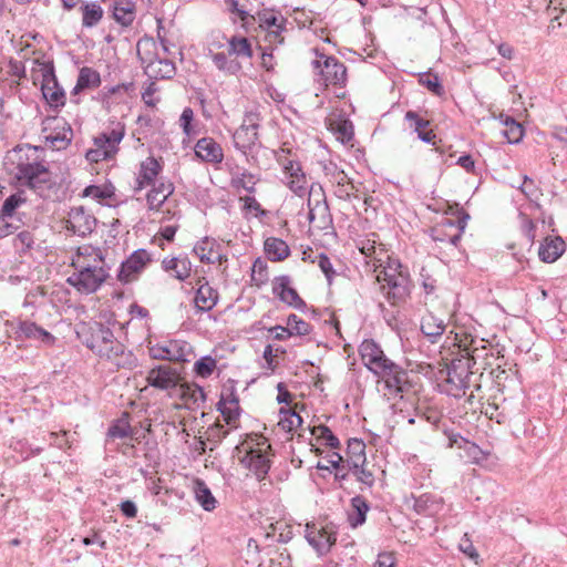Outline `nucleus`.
Masks as SVG:
<instances>
[{
	"label": "nucleus",
	"instance_id": "nucleus-40",
	"mask_svg": "<svg viewBox=\"0 0 567 567\" xmlns=\"http://www.w3.org/2000/svg\"><path fill=\"white\" fill-rule=\"evenodd\" d=\"M258 20L260 22V25L265 27L266 29L276 27L277 30L274 32L276 37L286 30L287 20L284 17H281V22L278 23V17L267 10L258 12Z\"/></svg>",
	"mask_w": 567,
	"mask_h": 567
},
{
	"label": "nucleus",
	"instance_id": "nucleus-1",
	"mask_svg": "<svg viewBox=\"0 0 567 567\" xmlns=\"http://www.w3.org/2000/svg\"><path fill=\"white\" fill-rule=\"evenodd\" d=\"M24 148H32L34 151L42 150L41 146L17 145L12 152L19 156L16 163V173L13 181L16 185L25 187L35 194L41 195L44 190L52 188L51 172L47 165L39 161L30 162L29 156L24 157L21 153Z\"/></svg>",
	"mask_w": 567,
	"mask_h": 567
},
{
	"label": "nucleus",
	"instance_id": "nucleus-4",
	"mask_svg": "<svg viewBox=\"0 0 567 567\" xmlns=\"http://www.w3.org/2000/svg\"><path fill=\"white\" fill-rule=\"evenodd\" d=\"M318 59L312 61V68L319 70L326 85L344 86L347 82V68L333 55H326L319 49H313Z\"/></svg>",
	"mask_w": 567,
	"mask_h": 567
},
{
	"label": "nucleus",
	"instance_id": "nucleus-6",
	"mask_svg": "<svg viewBox=\"0 0 567 567\" xmlns=\"http://www.w3.org/2000/svg\"><path fill=\"white\" fill-rule=\"evenodd\" d=\"M41 73V92L43 99L50 104L52 110L59 111L60 107L65 105L66 96L65 91L59 84L53 61L43 62Z\"/></svg>",
	"mask_w": 567,
	"mask_h": 567
},
{
	"label": "nucleus",
	"instance_id": "nucleus-51",
	"mask_svg": "<svg viewBox=\"0 0 567 567\" xmlns=\"http://www.w3.org/2000/svg\"><path fill=\"white\" fill-rule=\"evenodd\" d=\"M216 410L221 414V416L224 417V421L226 422L227 425L234 427V429H237L238 427V419L240 416V412H241V409L239 405H233V408L230 406H227L224 405V406H220L219 409V405L216 404Z\"/></svg>",
	"mask_w": 567,
	"mask_h": 567
},
{
	"label": "nucleus",
	"instance_id": "nucleus-31",
	"mask_svg": "<svg viewBox=\"0 0 567 567\" xmlns=\"http://www.w3.org/2000/svg\"><path fill=\"white\" fill-rule=\"evenodd\" d=\"M82 10V25L85 28L95 27L103 17V9L97 2L84 3Z\"/></svg>",
	"mask_w": 567,
	"mask_h": 567
},
{
	"label": "nucleus",
	"instance_id": "nucleus-54",
	"mask_svg": "<svg viewBox=\"0 0 567 567\" xmlns=\"http://www.w3.org/2000/svg\"><path fill=\"white\" fill-rule=\"evenodd\" d=\"M457 213V234L453 235L450 237L449 241L453 245V246H457V244L460 243L461 238H462V234L464 233L465 228H466V225H467V220L470 219V214L465 210V209H457L456 210Z\"/></svg>",
	"mask_w": 567,
	"mask_h": 567
},
{
	"label": "nucleus",
	"instance_id": "nucleus-18",
	"mask_svg": "<svg viewBox=\"0 0 567 567\" xmlns=\"http://www.w3.org/2000/svg\"><path fill=\"white\" fill-rule=\"evenodd\" d=\"M217 289L209 286L208 281L200 284L195 293V307L197 312H208L218 302Z\"/></svg>",
	"mask_w": 567,
	"mask_h": 567
},
{
	"label": "nucleus",
	"instance_id": "nucleus-35",
	"mask_svg": "<svg viewBox=\"0 0 567 567\" xmlns=\"http://www.w3.org/2000/svg\"><path fill=\"white\" fill-rule=\"evenodd\" d=\"M76 81L79 82V87H84L85 90L96 89L102 82L100 73L90 66L80 69Z\"/></svg>",
	"mask_w": 567,
	"mask_h": 567
},
{
	"label": "nucleus",
	"instance_id": "nucleus-56",
	"mask_svg": "<svg viewBox=\"0 0 567 567\" xmlns=\"http://www.w3.org/2000/svg\"><path fill=\"white\" fill-rule=\"evenodd\" d=\"M278 163L282 166L284 172L291 178L300 175V173H303L302 166L299 161L284 157L282 155H280V157L278 158Z\"/></svg>",
	"mask_w": 567,
	"mask_h": 567
},
{
	"label": "nucleus",
	"instance_id": "nucleus-55",
	"mask_svg": "<svg viewBox=\"0 0 567 567\" xmlns=\"http://www.w3.org/2000/svg\"><path fill=\"white\" fill-rule=\"evenodd\" d=\"M135 430L130 425V423L120 424V422L112 424L109 427L107 435L111 437H134Z\"/></svg>",
	"mask_w": 567,
	"mask_h": 567
},
{
	"label": "nucleus",
	"instance_id": "nucleus-19",
	"mask_svg": "<svg viewBox=\"0 0 567 567\" xmlns=\"http://www.w3.org/2000/svg\"><path fill=\"white\" fill-rule=\"evenodd\" d=\"M566 250V243L561 237H546L538 249L539 259L543 262L551 264L556 261Z\"/></svg>",
	"mask_w": 567,
	"mask_h": 567
},
{
	"label": "nucleus",
	"instance_id": "nucleus-60",
	"mask_svg": "<svg viewBox=\"0 0 567 567\" xmlns=\"http://www.w3.org/2000/svg\"><path fill=\"white\" fill-rule=\"evenodd\" d=\"M395 363L391 359H389L384 351L380 352L373 361H371L369 364H365V368L373 373L374 375L379 373V371L386 369L389 365Z\"/></svg>",
	"mask_w": 567,
	"mask_h": 567
},
{
	"label": "nucleus",
	"instance_id": "nucleus-45",
	"mask_svg": "<svg viewBox=\"0 0 567 567\" xmlns=\"http://www.w3.org/2000/svg\"><path fill=\"white\" fill-rule=\"evenodd\" d=\"M251 271V280L255 281L257 287H261L262 285L267 284L269 279L268 265L261 257H257L252 262Z\"/></svg>",
	"mask_w": 567,
	"mask_h": 567
},
{
	"label": "nucleus",
	"instance_id": "nucleus-50",
	"mask_svg": "<svg viewBox=\"0 0 567 567\" xmlns=\"http://www.w3.org/2000/svg\"><path fill=\"white\" fill-rule=\"evenodd\" d=\"M209 244V237H204L202 240L197 241L193 248L194 254L197 255L199 260L204 264L215 262L214 258L212 257L213 246L208 248Z\"/></svg>",
	"mask_w": 567,
	"mask_h": 567
},
{
	"label": "nucleus",
	"instance_id": "nucleus-28",
	"mask_svg": "<svg viewBox=\"0 0 567 567\" xmlns=\"http://www.w3.org/2000/svg\"><path fill=\"white\" fill-rule=\"evenodd\" d=\"M194 493L196 501L200 504L203 509H205L206 512H212L216 508L217 501L213 495L210 488L203 480H195Z\"/></svg>",
	"mask_w": 567,
	"mask_h": 567
},
{
	"label": "nucleus",
	"instance_id": "nucleus-12",
	"mask_svg": "<svg viewBox=\"0 0 567 567\" xmlns=\"http://www.w3.org/2000/svg\"><path fill=\"white\" fill-rule=\"evenodd\" d=\"M306 539L319 556L328 554L337 542V533L326 528L318 529L315 524L306 525Z\"/></svg>",
	"mask_w": 567,
	"mask_h": 567
},
{
	"label": "nucleus",
	"instance_id": "nucleus-38",
	"mask_svg": "<svg viewBox=\"0 0 567 567\" xmlns=\"http://www.w3.org/2000/svg\"><path fill=\"white\" fill-rule=\"evenodd\" d=\"M382 348L373 339H364L359 346V353L363 364H369L382 352Z\"/></svg>",
	"mask_w": 567,
	"mask_h": 567
},
{
	"label": "nucleus",
	"instance_id": "nucleus-11",
	"mask_svg": "<svg viewBox=\"0 0 567 567\" xmlns=\"http://www.w3.org/2000/svg\"><path fill=\"white\" fill-rule=\"evenodd\" d=\"M69 225L66 229L80 237L91 235L97 224V219L89 214L83 206L72 207L69 212Z\"/></svg>",
	"mask_w": 567,
	"mask_h": 567
},
{
	"label": "nucleus",
	"instance_id": "nucleus-52",
	"mask_svg": "<svg viewBox=\"0 0 567 567\" xmlns=\"http://www.w3.org/2000/svg\"><path fill=\"white\" fill-rule=\"evenodd\" d=\"M404 120L410 123V127L413 128V132L416 134L427 128L431 124L427 118L422 117L417 112L412 110L405 112Z\"/></svg>",
	"mask_w": 567,
	"mask_h": 567
},
{
	"label": "nucleus",
	"instance_id": "nucleus-9",
	"mask_svg": "<svg viewBox=\"0 0 567 567\" xmlns=\"http://www.w3.org/2000/svg\"><path fill=\"white\" fill-rule=\"evenodd\" d=\"M150 261L151 257L146 249H137L133 251L125 260L121 262L116 276L117 280L124 285L128 284L145 268Z\"/></svg>",
	"mask_w": 567,
	"mask_h": 567
},
{
	"label": "nucleus",
	"instance_id": "nucleus-27",
	"mask_svg": "<svg viewBox=\"0 0 567 567\" xmlns=\"http://www.w3.org/2000/svg\"><path fill=\"white\" fill-rule=\"evenodd\" d=\"M346 454L348 470L353 466V463L367 464L365 443L361 439H349Z\"/></svg>",
	"mask_w": 567,
	"mask_h": 567
},
{
	"label": "nucleus",
	"instance_id": "nucleus-61",
	"mask_svg": "<svg viewBox=\"0 0 567 567\" xmlns=\"http://www.w3.org/2000/svg\"><path fill=\"white\" fill-rule=\"evenodd\" d=\"M320 431V436L324 441V445L331 450H338L340 447V441L331 431L328 425L320 424L317 427Z\"/></svg>",
	"mask_w": 567,
	"mask_h": 567
},
{
	"label": "nucleus",
	"instance_id": "nucleus-24",
	"mask_svg": "<svg viewBox=\"0 0 567 567\" xmlns=\"http://www.w3.org/2000/svg\"><path fill=\"white\" fill-rule=\"evenodd\" d=\"M271 462L260 450H249V462L247 468L251 471L256 478L261 482L269 473Z\"/></svg>",
	"mask_w": 567,
	"mask_h": 567
},
{
	"label": "nucleus",
	"instance_id": "nucleus-34",
	"mask_svg": "<svg viewBox=\"0 0 567 567\" xmlns=\"http://www.w3.org/2000/svg\"><path fill=\"white\" fill-rule=\"evenodd\" d=\"M419 83L435 96L442 97L445 94V89L439 75L432 73L431 70L419 74Z\"/></svg>",
	"mask_w": 567,
	"mask_h": 567
},
{
	"label": "nucleus",
	"instance_id": "nucleus-49",
	"mask_svg": "<svg viewBox=\"0 0 567 567\" xmlns=\"http://www.w3.org/2000/svg\"><path fill=\"white\" fill-rule=\"evenodd\" d=\"M216 368V360L212 355L199 358L194 364V372L197 377L208 378Z\"/></svg>",
	"mask_w": 567,
	"mask_h": 567
},
{
	"label": "nucleus",
	"instance_id": "nucleus-20",
	"mask_svg": "<svg viewBox=\"0 0 567 567\" xmlns=\"http://www.w3.org/2000/svg\"><path fill=\"white\" fill-rule=\"evenodd\" d=\"M152 186V189L146 195V200L151 210H158L174 193L175 187L173 183L162 181L153 184Z\"/></svg>",
	"mask_w": 567,
	"mask_h": 567
},
{
	"label": "nucleus",
	"instance_id": "nucleus-32",
	"mask_svg": "<svg viewBox=\"0 0 567 567\" xmlns=\"http://www.w3.org/2000/svg\"><path fill=\"white\" fill-rule=\"evenodd\" d=\"M502 123L506 126V128L503 131V134L506 137L507 142L509 144L519 143L525 132L523 125L509 115H505Z\"/></svg>",
	"mask_w": 567,
	"mask_h": 567
},
{
	"label": "nucleus",
	"instance_id": "nucleus-62",
	"mask_svg": "<svg viewBox=\"0 0 567 567\" xmlns=\"http://www.w3.org/2000/svg\"><path fill=\"white\" fill-rule=\"evenodd\" d=\"M318 266L320 270L324 274L327 281L329 285H331L332 279L336 275V271L333 269V266L330 261V258L326 252H320L318 256Z\"/></svg>",
	"mask_w": 567,
	"mask_h": 567
},
{
	"label": "nucleus",
	"instance_id": "nucleus-58",
	"mask_svg": "<svg viewBox=\"0 0 567 567\" xmlns=\"http://www.w3.org/2000/svg\"><path fill=\"white\" fill-rule=\"evenodd\" d=\"M384 272L389 275H395L400 274L403 275V272H410L406 265H403L400 259L392 258L388 256L386 265L383 267V269L379 272L381 277H384Z\"/></svg>",
	"mask_w": 567,
	"mask_h": 567
},
{
	"label": "nucleus",
	"instance_id": "nucleus-14",
	"mask_svg": "<svg viewBox=\"0 0 567 567\" xmlns=\"http://www.w3.org/2000/svg\"><path fill=\"white\" fill-rule=\"evenodd\" d=\"M124 135L125 126L124 124L118 123L117 128H113L111 132H102L94 137V145L105 151L104 161L113 158L118 152V144L124 138Z\"/></svg>",
	"mask_w": 567,
	"mask_h": 567
},
{
	"label": "nucleus",
	"instance_id": "nucleus-57",
	"mask_svg": "<svg viewBox=\"0 0 567 567\" xmlns=\"http://www.w3.org/2000/svg\"><path fill=\"white\" fill-rule=\"evenodd\" d=\"M442 432L449 440L447 447H450V449L457 447V449L464 450V446L470 441V440L465 439L464 436H462L458 432H455L453 429L447 427V426H444L442 429Z\"/></svg>",
	"mask_w": 567,
	"mask_h": 567
},
{
	"label": "nucleus",
	"instance_id": "nucleus-22",
	"mask_svg": "<svg viewBox=\"0 0 567 567\" xmlns=\"http://www.w3.org/2000/svg\"><path fill=\"white\" fill-rule=\"evenodd\" d=\"M351 513L348 514V522L352 528L363 525L367 514L370 511V503L362 495H355L350 501Z\"/></svg>",
	"mask_w": 567,
	"mask_h": 567
},
{
	"label": "nucleus",
	"instance_id": "nucleus-16",
	"mask_svg": "<svg viewBox=\"0 0 567 567\" xmlns=\"http://www.w3.org/2000/svg\"><path fill=\"white\" fill-rule=\"evenodd\" d=\"M143 43H151L152 45H155V42L153 38L151 37H144L137 42V56L142 63H147V66L152 65L155 60L158 61L159 64L163 65V69H159V74L162 79H172L176 74V68L172 60L168 59H159L156 54H153L151 52H147L145 54L141 53V45Z\"/></svg>",
	"mask_w": 567,
	"mask_h": 567
},
{
	"label": "nucleus",
	"instance_id": "nucleus-7",
	"mask_svg": "<svg viewBox=\"0 0 567 567\" xmlns=\"http://www.w3.org/2000/svg\"><path fill=\"white\" fill-rule=\"evenodd\" d=\"M148 354L154 360L188 362L186 358L190 346L182 340H167L164 342L152 343L147 346Z\"/></svg>",
	"mask_w": 567,
	"mask_h": 567
},
{
	"label": "nucleus",
	"instance_id": "nucleus-29",
	"mask_svg": "<svg viewBox=\"0 0 567 567\" xmlns=\"http://www.w3.org/2000/svg\"><path fill=\"white\" fill-rule=\"evenodd\" d=\"M162 169L161 163L154 156H150L141 163L138 176L147 185H153L157 183L156 178Z\"/></svg>",
	"mask_w": 567,
	"mask_h": 567
},
{
	"label": "nucleus",
	"instance_id": "nucleus-13",
	"mask_svg": "<svg viewBox=\"0 0 567 567\" xmlns=\"http://www.w3.org/2000/svg\"><path fill=\"white\" fill-rule=\"evenodd\" d=\"M146 381L158 390L174 389L178 384V372L169 365H156L148 372Z\"/></svg>",
	"mask_w": 567,
	"mask_h": 567
},
{
	"label": "nucleus",
	"instance_id": "nucleus-48",
	"mask_svg": "<svg viewBox=\"0 0 567 567\" xmlns=\"http://www.w3.org/2000/svg\"><path fill=\"white\" fill-rule=\"evenodd\" d=\"M280 414H285V416L281 417L279 425H281L282 430H285L286 432H291L297 427L301 426L303 423L302 417L297 412H293L291 410H286L281 408Z\"/></svg>",
	"mask_w": 567,
	"mask_h": 567
},
{
	"label": "nucleus",
	"instance_id": "nucleus-30",
	"mask_svg": "<svg viewBox=\"0 0 567 567\" xmlns=\"http://www.w3.org/2000/svg\"><path fill=\"white\" fill-rule=\"evenodd\" d=\"M27 203V197L23 189L9 195L2 203L0 215L2 217L13 218L17 209Z\"/></svg>",
	"mask_w": 567,
	"mask_h": 567
},
{
	"label": "nucleus",
	"instance_id": "nucleus-63",
	"mask_svg": "<svg viewBox=\"0 0 567 567\" xmlns=\"http://www.w3.org/2000/svg\"><path fill=\"white\" fill-rule=\"evenodd\" d=\"M255 177L252 174L248 172H244L241 174V177H238L236 179H233V186L236 188H244L248 193H255Z\"/></svg>",
	"mask_w": 567,
	"mask_h": 567
},
{
	"label": "nucleus",
	"instance_id": "nucleus-17",
	"mask_svg": "<svg viewBox=\"0 0 567 567\" xmlns=\"http://www.w3.org/2000/svg\"><path fill=\"white\" fill-rule=\"evenodd\" d=\"M195 155L207 163L219 164L224 159L221 146L213 137H202L195 145Z\"/></svg>",
	"mask_w": 567,
	"mask_h": 567
},
{
	"label": "nucleus",
	"instance_id": "nucleus-3",
	"mask_svg": "<svg viewBox=\"0 0 567 567\" xmlns=\"http://www.w3.org/2000/svg\"><path fill=\"white\" fill-rule=\"evenodd\" d=\"M109 269L104 268V266H83L72 274L66 279V282L81 293H94L109 278Z\"/></svg>",
	"mask_w": 567,
	"mask_h": 567
},
{
	"label": "nucleus",
	"instance_id": "nucleus-5",
	"mask_svg": "<svg viewBox=\"0 0 567 567\" xmlns=\"http://www.w3.org/2000/svg\"><path fill=\"white\" fill-rule=\"evenodd\" d=\"M377 279L379 282L384 281L386 284L385 286H381V289L384 290L385 287L388 288V291L384 292V297L392 306L405 302L406 299L410 298L414 287L410 272H403V275H389L384 272V277L378 275Z\"/></svg>",
	"mask_w": 567,
	"mask_h": 567
},
{
	"label": "nucleus",
	"instance_id": "nucleus-43",
	"mask_svg": "<svg viewBox=\"0 0 567 567\" xmlns=\"http://www.w3.org/2000/svg\"><path fill=\"white\" fill-rule=\"evenodd\" d=\"M291 287V277L289 275H280L272 279V293L281 302H288L287 291Z\"/></svg>",
	"mask_w": 567,
	"mask_h": 567
},
{
	"label": "nucleus",
	"instance_id": "nucleus-33",
	"mask_svg": "<svg viewBox=\"0 0 567 567\" xmlns=\"http://www.w3.org/2000/svg\"><path fill=\"white\" fill-rule=\"evenodd\" d=\"M228 54L252 58L254 51L250 41L245 37H231L228 41Z\"/></svg>",
	"mask_w": 567,
	"mask_h": 567
},
{
	"label": "nucleus",
	"instance_id": "nucleus-42",
	"mask_svg": "<svg viewBox=\"0 0 567 567\" xmlns=\"http://www.w3.org/2000/svg\"><path fill=\"white\" fill-rule=\"evenodd\" d=\"M348 472H351L357 481L365 487L371 488L374 485V474L365 467V464L353 463V466H350Z\"/></svg>",
	"mask_w": 567,
	"mask_h": 567
},
{
	"label": "nucleus",
	"instance_id": "nucleus-21",
	"mask_svg": "<svg viewBox=\"0 0 567 567\" xmlns=\"http://www.w3.org/2000/svg\"><path fill=\"white\" fill-rule=\"evenodd\" d=\"M264 251L267 258L272 262L284 261L291 254L288 244L284 239L277 237H268L264 241Z\"/></svg>",
	"mask_w": 567,
	"mask_h": 567
},
{
	"label": "nucleus",
	"instance_id": "nucleus-53",
	"mask_svg": "<svg viewBox=\"0 0 567 567\" xmlns=\"http://www.w3.org/2000/svg\"><path fill=\"white\" fill-rule=\"evenodd\" d=\"M229 434L228 430H224V425L217 421L207 429V440L215 445H219Z\"/></svg>",
	"mask_w": 567,
	"mask_h": 567
},
{
	"label": "nucleus",
	"instance_id": "nucleus-26",
	"mask_svg": "<svg viewBox=\"0 0 567 567\" xmlns=\"http://www.w3.org/2000/svg\"><path fill=\"white\" fill-rule=\"evenodd\" d=\"M328 128L344 145L349 144L354 137L353 123L349 118L339 116L336 120H330Z\"/></svg>",
	"mask_w": 567,
	"mask_h": 567
},
{
	"label": "nucleus",
	"instance_id": "nucleus-2",
	"mask_svg": "<svg viewBox=\"0 0 567 567\" xmlns=\"http://www.w3.org/2000/svg\"><path fill=\"white\" fill-rule=\"evenodd\" d=\"M79 336L83 344L101 358L110 359L124 353V346L115 341L113 331L102 322H93Z\"/></svg>",
	"mask_w": 567,
	"mask_h": 567
},
{
	"label": "nucleus",
	"instance_id": "nucleus-41",
	"mask_svg": "<svg viewBox=\"0 0 567 567\" xmlns=\"http://www.w3.org/2000/svg\"><path fill=\"white\" fill-rule=\"evenodd\" d=\"M226 404L239 405V396L236 391V382L229 379L221 388L220 398L217 405L224 406Z\"/></svg>",
	"mask_w": 567,
	"mask_h": 567
},
{
	"label": "nucleus",
	"instance_id": "nucleus-37",
	"mask_svg": "<svg viewBox=\"0 0 567 567\" xmlns=\"http://www.w3.org/2000/svg\"><path fill=\"white\" fill-rule=\"evenodd\" d=\"M115 195V187L112 183L104 184L103 186L87 185L83 190L82 197H93L97 200L109 199Z\"/></svg>",
	"mask_w": 567,
	"mask_h": 567
},
{
	"label": "nucleus",
	"instance_id": "nucleus-59",
	"mask_svg": "<svg viewBox=\"0 0 567 567\" xmlns=\"http://www.w3.org/2000/svg\"><path fill=\"white\" fill-rule=\"evenodd\" d=\"M193 121H194V111L192 107L187 106L183 110L181 117H179V124L183 130V133L187 136H190L195 134L194 127H193Z\"/></svg>",
	"mask_w": 567,
	"mask_h": 567
},
{
	"label": "nucleus",
	"instance_id": "nucleus-64",
	"mask_svg": "<svg viewBox=\"0 0 567 567\" xmlns=\"http://www.w3.org/2000/svg\"><path fill=\"white\" fill-rule=\"evenodd\" d=\"M184 394L194 403H197L198 401L205 402L207 398L204 388L196 383L186 385L184 388Z\"/></svg>",
	"mask_w": 567,
	"mask_h": 567
},
{
	"label": "nucleus",
	"instance_id": "nucleus-15",
	"mask_svg": "<svg viewBox=\"0 0 567 567\" xmlns=\"http://www.w3.org/2000/svg\"><path fill=\"white\" fill-rule=\"evenodd\" d=\"M16 334L19 340H39L45 346H53L56 340L51 332L29 320L19 321Z\"/></svg>",
	"mask_w": 567,
	"mask_h": 567
},
{
	"label": "nucleus",
	"instance_id": "nucleus-36",
	"mask_svg": "<svg viewBox=\"0 0 567 567\" xmlns=\"http://www.w3.org/2000/svg\"><path fill=\"white\" fill-rule=\"evenodd\" d=\"M212 59L219 71L226 72L230 75H235L241 70V64L235 59L229 60L227 54L224 52L212 53Z\"/></svg>",
	"mask_w": 567,
	"mask_h": 567
},
{
	"label": "nucleus",
	"instance_id": "nucleus-25",
	"mask_svg": "<svg viewBox=\"0 0 567 567\" xmlns=\"http://www.w3.org/2000/svg\"><path fill=\"white\" fill-rule=\"evenodd\" d=\"M113 19L123 27H128L135 19V3L132 0H116L112 10Z\"/></svg>",
	"mask_w": 567,
	"mask_h": 567
},
{
	"label": "nucleus",
	"instance_id": "nucleus-23",
	"mask_svg": "<svg viewBox=\"0 0 567 567\" xmlns=\"http://www.w3.org/2000/svg\"><path fill=\"white\" fill-rule=\"evenodd\" d=\"M445 323L433 313H427L421 320V332L431 343H436L445 331Z\"/></svg>",
	"mask_w": 567,
	"mask_h": 567
},
{
	"label": "nucleus",
	"instance_id": "nucleus-39",
	"mask_svg": "<svg viewBox=\"0 0 567 567\" xmlns=\"http://www.w3.org/2000/svg\"><path fill=\"white\" fill-rule=\"evenodd\" d=\"M65 127H63V132L56 133L54 135L47 136L45 140L51 144L52 147L56 150L66 148L71 142L73 136V131L70 124L64 123Z\"/></svg>",
	"mask_w": 567,
	"mask_h": 567
},
{
	"label": "nucleus",
	"instance_id": "nucleus-47",
	"mask_svg": "<svg viewBox=\"0 0 567 567\" xmlns=\"http://www.w3.org/2000/svg\"><path fill=\"white\" fill-rule=\"evenodd\" d=\"M287 327L293 336H308L312 331V327L297 315L291 313L287 317Z\"/></svg>",
	"mask_w": 567,
	"mask_h": 567
},
{
	"label": "nucleus",
	"instance_id": "nucleus-44",
	"mask_svg": "<svg viewBox=\"0 0 567 567\" xmlns=\"http://www.w3.org/2000/svg\"><path fill=\"white\" fill-rule=\"evenodd\" d=\"M313 210L317 212V228L320 230L327 229L332 224V216L327 200H318L313 206Z\"/></svg>",
	"mask_w": 567,
	"mask_h": 567
},
{
	"label": "nucleus",
	"instance_id": "nucleus-8",
	"mask_svg": "<svg viewBox=\"0 0 567 567\" xmlns=\"http://www.w3.org/2000/svg\"><path fill=\"white\" fill-rule=\"evenodd\" d=\"M259 121L260 114L258 112L249 111L245 113L243 124L233 135L234 144L237 150L246 153L257 143Z\"/></svg>",
	"mask_w": 567,
	"mask_h": 567
},
{
	"label": "nucleus",
	"instance_id": "nucleus-10",
	"mask_svg": "<svg viewBox=\"0 0 567 567\" xmlns=\"http://www.w3.org/2000/svg\"><path fill=\"white\" fill-rule=\"evenodd\" d=\"M375 377L381 378L390 393L395 395L402 394L411 386L408 380V371L398 363L379 371Z\"/></svg>",
	"mask_w": 567,
	"mask_h": 567
},
{
	"label": "nucleus",
	"instance_id": "nucleus-46",
	"mask_svg": "<svg viewBox=\"0 0 567 567\" xmlns=\"http://www.w3.org/2000/svg\"><path fill=\"white\" fill-rule=\"evenodd\" d=\"M34 235L30 230H22L13 239V247L20 255H24L33 248Z\"/></svg>",
	"mask_w": 567,
	"mask_h": 567
}]
</instances>
